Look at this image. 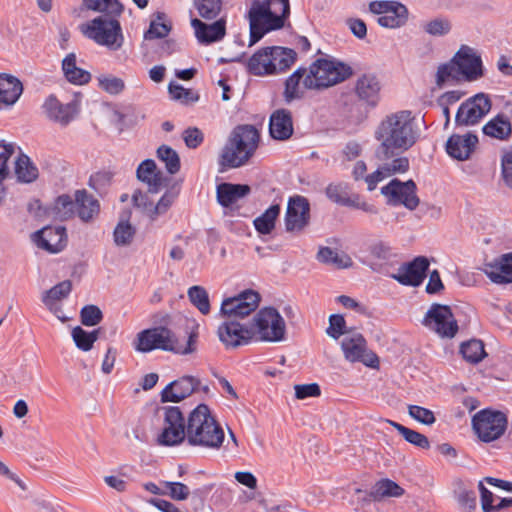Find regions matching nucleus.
I'll list each match as a JSON object with an SVG mask.
<instances>
[{"mask_svg":"<svg viewBox=\"0 0 512 512\" xmlns=\"http://www.w3.org/2000/svg\"><path fill=\"white\" fill-rule=\"evenodd\" d=\"M374 137L379 142L375 150V157L379 161L404 158L402 154L418 138L412 113L402 110L387 115L377 126Z\"/></svg>","mask_w":512,"mask_h":512,"instance_id":"obj_1","label":"nucleus"},{"mask_svg":"<svg viewBox=\"0 0 512 512\" xmlns=\"http://www.w3.org/2000/svg\"><path fill=\"white\" fill-rule=\"evenodd\" d=\"M289 15V0H253L247 13L249 46L256 44L269 31L281 29Z\"/></svg>","mask_w":512,"mask_h":512,"instance_id":"obj_2","label":"nucleus"},{"mask_svg":"<svg viewBox=\"0 0 512 512\" xmlns=\"http://www.w3.org/2000/svg\"><path fill=\"white\" fill-rule=\"evenodd\" d=\"M197 339V327L187 332V341L183 344L170 329L164 326H158L144 329L137 333L133 341V347L136 351L141 353H148L159 349L180 355H188L196 351Z\"/></svg>","mask_w":512,"mask_h":512,"instance_id":"obj_3","label":"nucleus"},{"mask_svg":"<svg viewBox=\"0 0 512 512\" xmlns=\"http://www.w3.org/2000/svg\"><path fill=\"white\" fill-rule=\"evenodd\" d=\"M186 440L191 446L219 449L224 441V431L211 415L206 404H199L187 419Z\"/></svg>","mask_w":512,"mask_h":512,"instance_id":"obj_4","label":"nucleus"},{"mask_svg":"<svg viewBox=\"0 0 512 512\" xmlns=\"http://www.w3.org/2000/svg\"><path fill=\"white\" fill-rule=\"evenodd\" d=\"M260 142L259 131L253 125L236 126L222 149L219 164L222 168H238L255 154Z\"/></svg>","mask_w":512,"mask_h":512,"instance_id":"obj_5","label":"nucleus"},{"mask_svg":"<svg viewBox=\"0 0 512 512\" xmlns=\"http://www.w3.org/2000/svg\"><path fill=\"white\" fill-rule=\"evenodd\" d=\"M353 74L352 68L334 59L320 58L314 61L303 80L305 89H322L345 81Z\"/></svg>","mask_w":512,"mask_h":512,"instance_id":"obj_6","label":"nucleus"},{"mask_svg":"<svg viewBox=\"0 0 512 512\" xmlns=\"http://www.w3.org/2000/svg\"><path fill=\"white\" fill-rule=\"evenodd\" d=\"M121 15L97 16L81 26L82 33L97 44L110 50H119L124 44V35L118 18Z\"/></svg>","mask_w":512,"mask_h":512,"instance_id":"obj_7","label":"nucleus"},{"mask_svg":"<svg viewBox=\"0 0 512 512\" xmlns=\"http://www.w3.org/2000/svg\"><path fill=\"white\" fill-rule=\"evenodd\" d=\"M254 337L265 342H280L285 339L286 324L283 317L273 307H265L257 312L251 323Z\"/></svg>","mask_w":512,"mask_h":512,"instance_id":"obj_8","label":"nucleus"},{"mask_svg":"<svg viewBox=\"0 0 512 512\" xmlns=\"http://www.w3.org/2000/svg\"><path fill=\"white\" fill-rule=\"evenodd\" d=\"M507 416L501 411L484 409L472 418V426L478 438L486 443L499 439L507 429Z\"/></svg>","mask_w":512,"mask_h":512,"instance_id":"obj_9","label":"nucleus"},{"mask_svg":"<svg viewBox=\"0 0 512 512\" xmlns=\"http://www.w3.org/2000/svg\"><path fill=\"white\" fill-rule=\"evenodd\" d=\"M369 10L379 15L377 23L384 28H400L409 18L408 8L398 1L375 0L369 3Z\"/></svg>","mask_w":512,"mask_h":512,"instance_id":"obj_10","label":"nucleus"},{"mask_svg":"<svg viewBox=\"0 0 512 512\" xmlns=\"http://www.w3.org/2000/svg\"><path fill=\"white\" fill-rule=\"evenodd\" d=\"M164 412L163 430L158 436V443L163 446H176L186 439L185 419L182 411L176 406L162 408Z\"/></svg>","mask_w":512,"mask_h":512,"instance_id":"obj_11","label":"nucleus"},{"mask_svg":"<svg viewBox=\"0 0 512 512\" xmlns=\"http://www.w3.org/2000/svg\"><path fill=\"white\" fill-rule=\"evenodd\" d=\"M422 324L441 337L452 338L458 331L457 321L447 305L434 303L427 311Z\"/></svg>","mask_w":512,"mask_h":512,"instance_id":"obj_12","label":"nucleus"},{"mask_svg":"<svg viewBox=\"0 0 512 512\" xmlns=\"http://www.w3.org/2000/svg\"><path fill=\"white\" fill-rule=\"evenodd\" d=\"M492 102L489 95L478 93L465 100L458 108L455 116L456 126H472L491 110Z\"/></svg>","mask_w":512,"mask_h":512,"instance_id":"obj_13","label":"nucleus"},{"mask_svg":"<svg viewBox=\"0 0 512 512\" xmlns=\"http://www.w3.org/2000/svg\"><path fill=\"white\" fill-rule=\"evenodd\" d=\"M462 80L476 81L484 76V67L481 56L468 45H461L452 57Z\"/></svg>","mask_w":512,"mask_h":512,"instance_id":"obj_14","label":"nucleus"},{"mask_svg":"<svg viewBox=\"0 0 512 512\" xmlns=\"http://www.w3.org/2000/svg\"><path fill=\"white\" fill-rule=\"evenodd\" d=\"M416 191L417 186L411 179L402 182L395 178L381 188V193L388 198L389 204H402L409 210H415L419 205L420 200L416 195Z\"/></svg>","mask_w":512,"mask_h":512,"instance_id":"obj_15","label":"nucleus"},{"mask_svg":"<svg viewBox=\"0 0 512 512\" xmlns=\"http://www.w3.org/2000/svg\"><path fill=\"white\" fill-rule=\"evenodd\" d=\"M310 203L302 195L291 196L284 217L285 229L289 233H300L310 223Z\"/></svg>","mask_w":512,"mask_h":512,"instance_id":"obj_16","label":"nucleus"},{"mask_svg":"<svg viewBox=\"0 0 512 512\" xmlns=\"http://www.w3.org/2000/svg\"><path fill=\"white\" fill-rule=\"evenodd\" d=\"M260 302V295L253 290H246L236 297L222 302L221 315L232 319H243L254 312Z\"/></svg>","mask_w":512,"mask_h":512,"instance_id":"obj_17","label":"nucleus"},{"mask_svg":"<svg viewBox=\"0 0 512 512\" xmlns=\"http://www.w3.org/2000/svg\"><path fill=\"white\" fill-rule=\"evenodd\" d=\"M344 357L349 362H362L368 367L375 368L379 364L377 355L367 351V342L362 334L353 333L341 342Z\"/></svg>","mask_w":512,"mask_h":512,"instance_id":"obj_18","label":"nucleus"},{"mask_svg":"<svg viewBox=\"0 0 512 512\" xmlns=\"http://www.w3.org/2000/svg\"><path fill=\"white\" fill-rule=\"evenodd\" d=\"M218 337L226 348H237L246 345L254 338V330L249 326L240 324L238 320L227 318L218 327Z\"/></svg>","mask_w":512,"mask_h":512,"instance_id":"obj_19","label":"nucleus"},{"mask_svg":"<svg viewBox=\"0 0 512 512\" xmlns=\"http://www.w3.org/2000/svg\"><path fill=\"white\" fill-rule=\"evenodd\" d=\"M429 268V261L424 256H418L411 262L402 264L396 274L391 277L405 286L418 287L422 284Z\"/></svg>","mask_w":512,"mask_h":512,"instance_id":"obj_20","label":"nucleus"},{"mask_svg":"<svg viewBox=\"0 0 512 512\" xmlns=\"http://www.w3.org/2000/svg\"><path fill=\"white\" fill-rule=\"evenodd\" d=\"M200 384V380L193 376H183L162 390L161 402H180L200 389Z\"/></svg>","mask_w":512,"mask_h":512,"instance_id":"obj_21","label":"nucleus"},{"mask_svg":"<svg viewBox=\"0 0 512 512\" xmlns=\"http://www.w3.org/2000/svg\"><path fill=\"white\" fill-rule=\"evenodd\" d=\"M381 82L374 73H364L355 83V94L368 106L375 107L380 100Z\"/></svg>","mask_w":512,"mask_h":512,"instance_id":"obj_22","label":"nucleus"},{"mask_svg":"<svg viewBox=\"0 0 512 512\" xmlns=\"http://www.w3.org/2000/svg\"><path fill=\"white\" fill-rule=\"evenodd\" d=\"M381 165L378 169L365 176L364 180L367 183V189L369 191H373L377 184L383 179L390 177L395 174H401L408 171L410 162L407 157L404 158H394L392 160H383L380 161Z\"/></svg>","mask_w":512,"mask_h":512,"instance_id":"obj_23","label":"nucleus"},{"mask_svg":"<svg viewBox=\"0 0 512 512\" xmlns=\"http://www.w3.org/2000/svg\"><path fill=\"white\" fill-rule=\"evenodd\" d=\"M42 108L47 118L62 126H67L77 114L74 102L62 104L54 95L46 98Z\"/></svg>","mask_w":512,"mask_h":512,"instance_id":"obj_24","label":"nucleus"},{"mask_svg":"<svg viewBox=\"0 0 512 512\" xmlns=\"http://www.w3.org/2000/svg\"><path fill=\"white\" fill-rule=\"evenodd\" d=\"M477 144L478 137L471 132L465 135L453 134L446 142V152L450 157L464 161L470 158Z\"/></svg>","mask_w":512,"mask_h":512,"instance_id":"obj_25","label":"nucleus"},{"mask_svg":"<svg viewBox=\"0 0 512 512\" xmlns=\"http://www.w3.org/2000/svg\"><path fill=\"white\" fill-rule=\"evenodd\" d=\"M34 236L38 247L51 253L60 252L67 243L66 229L63 226L44 227L37 231Z\"/></svg>","mask_w":512,"mask_h":512,"instance_id":"obj_26","label":"nucleus"},{"mask_svg":"<svg viewBox=\"0 0 512 512\" xmlns=\"http://www.w3.org/2000/svg\"><path fill=\"white\" fill-rule=\"evenodd\" d=\"M191 26L195 30V36L202 44L218 42L226 35V20L220 18L212 24H206L199 18L191 19Z\"/></svg>","mask_w":512,"mask_h":512,"instance_id":"obj_27","label":"nucleus"},{"mask_svg":"<svg viewBox=\"0 0 512 512\" xmlns=\"http://www.w3.org/2000/svg\"><path fill=\"white\" fill-rule=\"evenodd\" d=\"M294 132L292 113L284 108L275 110L269 119L270 136L279 141L291 138Z\"/></svg>","mask_w":512,"mask_h":512,"instance_id":"obj_28","label":"nucleus"},{"mask_svg":"<svg viewBox=\"0 0 512 512\" xmlns=\"http://www.w3.org/2000/svg\"><path fill=\"white\" fill-rule=\"evenodd\" d=\"M483 271L496 284L512 283V252L486 263Z\"/></svg>","mask_w":512,"mask_h":512,"instance_id":"obj_29","label":"nucleus"},{"mask_svg":"<svg viewBox=\"0 0 512 512\" xmlns=\"http://www.w3.org/2000/svg\"><path fill=\"white\" fill-rule=\"evenodd\" d=\"M75 215L85 223L92 222L100 212V203L85 189L75 191Z\"/></svg>","mask_w":512,"mask_h":512,"instance_id":"obj_30","label":"nucleus"},{"mask_svg":"<svg viewBox=\"0 0 512 512\" xmlns=\"http://www.w3.org/2000/svg\"><path fill=\"white\" fill-rule=\"evenodd\" d=\"M23 92L21 81L6 73L0 74V105L12 106Z\"/></svg>","mask_w":512,"mask_h":512,"instance_id":"obj_31","label":"nucleus"},{"mask_svg":"<svg viewBox=\"0 0 512 512\" xmlns=\"http://www.w3.org/2000/svg\"><path fill=\"white\" fill-rule=\"evenodd\" d=\"M482 131L488 137L507 141L512 136V123L507 115L500 113L489 120L483 126Z\"/></svg>","mask_w":512,"mask_h":512,"instance_id":"obj_32","label":"nucleus"},{"mask_svg":"<svg viewBox=\"0 0 512 512\" xmlns=\"http://www.w3.org/2000/svg\"><path fill=\"white\" fill-rule=\"evenodd\" d=\"M270 47L256 51L247 62L248 72L255 76L274 75L275 66L271 65Z\"/></svg>","mask_w":512,"mask_h":512,"instance_id":"obj_33","label":"nucleus"},{"mask_svg":"<svg viewBox=\"0 0 512 512\" xmlns=\"http://www.w3.org/2000/svg\"><path fill=\"white\" fill-rule=\"evenodd\" d=\"M137 178L148 185L150 193H157L163 182L162 172L157 170L152 159H146L138 166Z\"/></svg>","mask_w":512,"mask_h":512,"instance_id":"obj_34","label":"nucleus"},{"mask_svg":"<svg viewBox=\"0 0 512 512\" xmlns=\"http://www.w3.org/2000/svg\"><path fill=\"white\" fill-rule=\"evenodd\" d=\"M250 191V187L246 184L223 183L217 187V199L222 206L229 207L248 195Z\"/></svg>","mask_w":512,"mask_h":512,"instance_id":"obj_35","label":"nucleus"},{"mask_svg":"<svg viewBox=\"0 0 512 512\" xmlns=\"http://www.w3.org/2000/svg\"><path fill=\"white\" fill-rule=\"evenodd\" d=\"M307 74L308 72L306 68L299 67L286 79L283 96L287 103L303 97L305 90L303 87V80Z\"/></svg>","mask_w":512,"mask_h":512,"instance_id":"obj_36","label":"nucleus"},{"mask_svg":"<svg viewBox=\"0 0 512 512\" xmlns=\"http://www.w3.org/2000/svg\"><path fill=\"white\" fill-rule=\"evenodd\" d=\"M271 65L275 66V74L286 72L295 63V50L282 46H271Z\"/></svg>","mask_w":512,"mask_h":512,"instance_id":"obj_37","label":"nucleus"},{"mask_svg":"<svg viewBox=\"0 0 512 512\" xmlns=\"http://www.w3.org/2000/svg\"><path fill=\"white\" fill-rule=\"evenodd\" d=\"M62 70L66 79L73 84L76 85H84L87 84L91 79V74L77 67L76 65V55L74 53H69L62 61Z\"/></svg>","mask_w":512,"mask_h":512,"instance_id":"obj_38","label":"nucleus"},{"mask_svg":"<svg viewBox=\"0 0 512 512\" xmlns=\"http://www.w3.org/2000/svg\"><path fill=\"white\" fill-rule=\"evenodd\" d=\"M280 211V204H272L260 216L255 218L253 224L256 231L263 235L270 234L275 228Z\"/></svg>","mask_w":512,"mask_h":512,"instance_id":"obj_39","label":"nucleus"},{"mask_svg":"<svg viewBox=\"0 0 512 512\" xmlns=\"http://www.w3.org/2000/svg\"><path fill=\"white\" fill-rule=\"evenodd\" d=\"M49 214L57 220L65 221L75 216V198L63 194L56 198Z\"/></svg>","mask_w":512,"mask_h":512,"instance_id":"obj_40","label":"nucleus"},{"mask_svg":"<svg viewBox=\"0 0 512 512\" xmlns=\"http://www.w3.org/2000/svg\"><path fill=\"white\" fill-rule=\"evenodd\" d=\"M87 10L101 13L100 16L122 15L124 6L119 0H82Z\"/></svg>","mask_w":512,"mask_h":512,"instance_id":"obj_41","label":"nucleus"},{"mask_svg":"<svg viewBox=\"0 0 512 512\" xmlns=\"http://www.w3.org/2000/svg\"><path fill=\"white\" fill-rule=\"evenodd\" d=\"M15 174L19 182L31 183L38 178L39 172L27 155L20 154L15 162Z\"/></svg>","mask_w":512,"mask_h":512,"instance_id":"obj_42","label":"nucleus"},{"mask_svg":"<svg viewBox=\"0 0 512 512\" xmlns=\"http://www.w3.org/2000/svg\"><path fill=\"white\" fill-rule=\"evenodd\" d=\"M325 194L331 202L340 206L349 207L350 204H353V194L350 193L347 183H330L325 189Z\"/></svg>","mask_w":512,"mask_h":512,"instance_id":"obj_43","label":"nucleus"},{"mask_svg":"<svg viewBox=\"0 0 512 512\" xmlns=\"http://www.w3.org/2000/svg\"><path fill=\"white\" fill-rule=\"evenodd\" d=\"M317 259L321 263L333 265L336 268H349L352 259L347 254H339L330 247H321L317 253Z\"/></svg>","mask_w":512,"mask_h":512,"instance_id":"obj_44","label":"nucleus"},{"mask_svg":"<svg viewBox=\"0 0 512 512\" xmlns=\"http://www.w3.org/2000/svg\"><path fill=\"white\" fill-rule=\"evenodd\" d=\"M72 290V283L70 280H64L51 289L45 291L42 295V302L46 306L47 309H52L53 303H58L59 301L68 297Z\"/></svg>","mask_w":512,"mask_h":512,"instance_id":"obj_45","label":"nucleus"},{"mask_svg":"<svg viewBox=\"0 0 512 512\" xmlns=\"http://www.w3.org/2000/svg\"><path fill=\"white\" fill-rule=\"evenodd\" d=\"M404 494V489L396 482L390 479H382L372 487L371 496L374 499L385 497H400Z\"/></svg>","mask_w":512,"mask_h":512,"instance_id":"obj_46","label":"nucleus"},{"mask_svg":"<svg viewBox=\"0 0 512 512\" xmlns=\"http://www.w3.org/2000/svg\"><path fill=\"white\" fill-rule=\"evenodd\" d=\"M387 422L393 426L410 444L421 449H429L430 442L424 434H421L418 431L405 427L404 425L392 420H387Z\"/></svg>","mask_w":512,"mask_h":512,"instance_id":"obj_47","label":"nucleus"},{"mask_svg":"<svg viewBox=\"0 0 512 512\" xmlns=\"http://www.w3.org/2000/svg\"><path fill=\"white\" fill-rule=\"evenodd\" d=\"M222 0H193V7L198 15L206 20L218 17L222 10Z\"/></svg>","mask_w":512,"mask_h":512,"instance_id":"obj_48","label":"nucleus"},{"mask_svg":"<svg viewBox=\"0 0 512 512\" xmlns=\"http://www.w3.org/2000/svg\"><path fill=\"white\" fill-rule=\"evenodd\" d=\"M460 352L463 358L470 363H478L486 356L484 343L477 339L462 343Z\"/></svg>","mask_w":512,"mask_h":512,"instance_id":"obj_49","label":"nucleus"},{"mask_svg":"<svg viewBox=\"0 0 512 512\" xmlns=\"http://www.w3.org/2000/svg\"><path fill=\"white\" fill-rule=\"evenodd\" d=\"M99 335L98 330L87 332L82 327L77 326L72 330V338L75 345L82 351H89L93 344L97 341Z\"/></svg>","mask_w":512,"mask_h":512,"instance_id":"obj_50","label":"nucleus"},{"mask_svg":"<svg viewBox=\"0 0 512 512\" xmlns=\"http://www.w3.org/2000/svg\"><path fill=\"white\" fill-rule=\"evenodd\" d=\"M14 153V146L12 144H0V205L5 197V188L3 186L4 180L9 175L8 160Z\"/></svg>","mask_w":512,"mask_h":512,"instance_id":"obj_51","label":"nucleus"},{"mask_svg":"<svg viewBox=\"0 0 512 512\" xmlns=\"http://www.w3.org/2000/svg\"><path fill=\"white\" fill-rule=\"evenodd\" d=\"M136 229L125 220H121L114 229V242L117 246H128L132 243Z\"/></svg>","mask_w":512,"mask_h":512,"instance_id":"obj_52","label":"nucleus"},{"mask_svg":"<svg viewBox=\"0 0 512 512\" xmlns=\"http://www.w3.org/2000/svg\"><path fill=\"white\" fill-rule=\"evenodd\" d=\"M158 158L165 163V167L170 174H176L180 170V158L171 147L162 145L157 150Z\"/></svg>","mask_w":512,"mask_h":512,"instance_id":"obj_53","label":"nucleus"},{"mask_svg":"<svg viewBox=\"0 0 512 512\" xmlns=\"http://www.w3.org/2000/svg\"><path fill=\"white\" fill-rule=\"evenodd\" d=\"M191 303L204 315L210 312V302L207 291L201 286H192L188 290Z\"/></svg>","mask_w":512,"mask_h":512,"instance_id":"obj_54","label":"nucleus"},{"mask_svg":"<svg viewBox=\"0 0 512 512\" xmlns=\"http://www.w3.org/2000/svg\"><path fill=\"white\" fill-rule=\"evenodd\" d=\"M462 80L459 72L457 71L456 65L452 62L443 63L438 66L436 73V85L442 88L448 81H459Z\"/></svg>","mask_w":512,"mask_h":512,"instance_id":"obj_55","label":"nucleus"},{"mask_svg":"<svg viewBox=\"0 0 512 512\" xmlns=\"http://www.w3.org/2000/svg\"><path fill=\"white\" fill-rule=\"evenodd\" d=\"M422 28L431 36L442 37L450 33L452 24L447 18L437 17L424 23Z\"/></svg>","mask_w":512,"mask_h":512,"instance_id":"obj_56","label":"nucleus"},{"mask_svg":"<svg viewBox=\"0 0 512 512\" xmlns=\"http://www.w3.org/2000/svg\"><path fill=\"white\" fill-rule=\"evenodd\" d=\"M169 93L171 98L183 104L194 103L199 100V94L192 89H186L180 84L170 83Z\"/></svg>","mask_w":512,"mask_h":512,"instance_id":"obj_57","label":"nucleus"},{"mask_svg":"<svg viewBox=\"0 0 512 512\" xmlns=\"http://www.w3.org/2000/svg\"><path fill=\"white\" fill-rule=\"evenodd\" d=\"M368 251L373 259L381 262H387L396 256L391 246L382 240L372 242L368 247Z\"/></svg>","mask_w":512,"mask_h":512,"instance_id":"obj_58","label":"nucleus"},{"mask_svg":"<svg viewBox=\"0 0 512 512\" xmlns=\"http://www.w3.org/2000/svg\"><path fill=\"white\" fill-rule=\"evenodd\" d=\"M178 191L168 190L160 198L156 205L152 204L149 209V217L151 220H155L159 215L164 214L168 211L174 200L177 198Z\"/></svg>","mask_w":512,"mask_h":512,"instance_id":"obj_59","label":"nucleus"},{"mask_svg":"<svg viewBox=\"0 0 512 512\" xmlns=\"http://www.w3.org/2000/svg\"><path fill=\"white\" fill-rule=\"evenodd\" d=\"M97 80L99 87L111 95H117L125 88L124 81L113 75H100Z\"/></svg>","mask_w":512,"mask_h":512,"instance_id":"obj_60","label":"nucleus"},{"mask_svg":"<svg viewBox=\"0 0 512 512\" xmlns=\"http://www.w3.org/2000/svg\"><path fill=\"white\" fill-rule=\"evenodd\" d=\"M326 333L337 340L342 335L350 333V330L347 329L346 321L342 315L333 314L329 317V327L326 329Z\"/></svg>","mask_w":512,"mask_h":512,"instance_id":"obj_61","label":"nucleus"},{"mask_svg":"<svg viewBox=\"0 0 512 512\" xmlns=\"http://www.w3.org/2000/svg\"><path fill=\"white\" fill-rule=\"evenodd\" d=\"M113 179V174L110 171H99L91 175L89 185L98 193H105L110 186Z\"/></svg>","mask_w":512,"mask_h":512,"instance_id":"obj_62","label":"nucleus"},{"mask_svg":"<svg viewBox=\"0 0 512 512\" xmlns=\"http://www.w3.org/2000/svg\"><path fill=\"white\" fill-rule=\"evenodd\" d=\"M81 323L85 326H95L99 324L103 318L102 311L95 305H86L80 312Z\"/></svg>","mask_w":512,"mask_h":512,"instance_id":"obj_63","label":"nucleus"},{"mask_svg":"<svg viewBox=\"0 0 512 512\" xmlns=\"http://www.w3.org/2000/svg\"><path fill=\"white\" fill-rule=\"evenodd\" d=\"M163 485L167 490L164 492V494H168L174 500H186L190 494L188 486L181 482L166 481L163 483Z\"/></svg>","mask_w":512,"mask_h":512,"instance_id":"obj_64","label":"nucleus"}]
</instances>
